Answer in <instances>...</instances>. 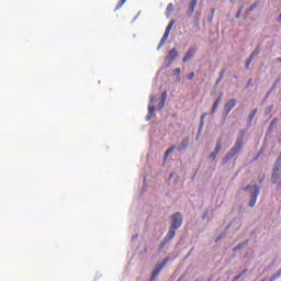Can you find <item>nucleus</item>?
<instances>
[{
    "label": "nucleus",
    "instance_id": "nucleus-1",
    "mask_svg": "<svg viewBox=\"0 0 281 281\" xmlns=\"http://www.w3.org/2000/svg\"><path fill=\"white\" fill-rule=\"evenodd\" d=\"M244 139H245V131H240V136L237 137L235 145L231 148V150L226 154L225 156V161H229L243 150V145H244Z\"/></svg>",
    "mask_w": 281,
    "mask_h": 281
},
{
    "label": "nucleus",
    "instance_id": "nucleus-2",
    "mask_svg": "<svg viewBox=\"0 0 281 281\" xmlns=\"http://www.w3.org/2000/svg\"><path fill=\"white\" fill-rule=\"evenodd\" d=\"M183 225V216L181 213L177 212L173 215H171V226L173 229H179Z\"/></svg>",
    "mask_w": 281,
    "mask_h": 281
},
{
    "label": "nucleus",
    "instance_id": "nucleus-3",
    "mask_svg": "<svg viewBox=\"0 0 281 281\" xmlns=\"http://www.w3.org/2000/svg\"><path fill=\"white\" fill-rule=\"evenodd\" d=\"M176 234H177V228H172V227L170 226L168 234L166 235V237H165L164 240L161 241V247H160V249H164V246H165L167 243H170V240H172V238H175Z\"/></svg>",
    "mask_w": 281,
    "mask_h": 281
},
{
    "label": "nucleus",
    "instance_id": "nucleus-4",
    "mask_svg": "<svg viewBox=\"0 0 281 281\" xmlns=\"http://www.w3.org/2000/svg\"><path fill=\"white\" fill-rule=\"evenodd\" d=\"M177 56H179V52H177V48H172L171 50H169L168 56L165 58L166 63H168L167 67H170V65H172Z\"/></svg>",
    "mask_w": 281,
    "mask_h": 281
},
{
    "label": "nucleus",
    "instance_id": "nucleus-5",
    "mask_svg": "<svg viewBox=\"0 0 281 281\" xmlns=\"http://www.w3.org/2000/svg\"><path fill=\"white\" fill-rule=\"evenodd\" d=\"M236 99H229L225 104H224V111H225V116L227 117L229 115V112L236 106Z\"/></svg>",
    "mask_w": 281,
    "mask_h": 281
},
{
    "label": "nucleus",
    "instance_id": "nucleus-6",
    "mask_svg": "<svg viewBox=\"0 0 281 281\" xmlns=\"http://www.w3.org/2000/svg\"><path fill=\"white\" fill-rule=\"evenodd\" d=\"M254 188H255V191L250 195V201H249V206L250 207H254L256 205V201H258V195L260 194V189L256 186Z\"/></svg>",
    "mask_w": 281,
    "mask_h": 281
},
{
    "label": "nucleus",
    "instance_id": "nucleus-7",
    "mask_svg": "<svg viewBox=\"0 0 281 281\" xmlns=\"http://www.w3.org/2000/svg\"><path fill=\"white\" fill-rule=\"evenodd\" d=\"M168 262V259H166L162 263L159 265L158 268H156L153 273H151V280H157V276H159V273H161V269H164L166 267Z\"/></svg>",
    "mask_w": 281,
    "mask_h": 281
},
{
    "label": "nucleus",
    "instance_id": "nucleus-8",
    "mask_svg": "<svg viewBox=\"0 0 281 281\" xmlns=\"http://www.w3.org/2000/svg\"><path fill=\"white\" fill-rule=\"evenodd\" d=\"M194 54H196V48H189L182 61L188 63V60H192V58H194Z\"/></svg>",
    "mask_w": 281,
    "mask_h": 281
},
{
    "label": "nucleus",
    "instance_id": "nucleus-9",
    "mask_svg": "<svg viewBox=\"0 0 281 281\" xmlns=\"http://www.w3.org/2000/svg\"><path fill=\"white\" fill-rule=\"evenodd\" d=\"M155 98L150 99V104L148 105V115L147 120H153V116L155 115Z\"/></svg>",
    "mask_w": 281,
    "mask_h": 281
},
{
    "label": "nucleus",
    "instance_id": "nucleus-10",
    "mask_svg": "<svg viewBox=\"0 0 281 281\" xmlns=\"http://www.w3.org/2000/svg\"><path fill=\"white\" fill-rule=\"evenodd\" d=\"M196 3H199V0H191L187 11L188 16H192V14H194V9L196 8Z\"/></svg>",
    "mask_w": 281,
    "mask_h": 281
},
{
    "label": "nucleus",
    "instance_id": "nucleus-11",
    "mask_svg": "<svg viewBox=\"0 0 281 281\" xmlns=\"http://www.w3.org/2000/svg\"><path fill=\"white\" fill-rule=\"evenodd\" d=\"M170 36V32L169 31H165L158 47H164V45H166V41H168V37Z\"/></svg>",
    "mask_w": 281,
    "mask_h": 281
},
{
    "label": "nucleus",
    "instance_id": "nucleus-12",
    "mask_svg": "<svg viewBox=\"0 0 281 281\" xmlns=\"http://www.w3.org/2000/svg\"><path fill=\"white\" fill-rule=\"evenodd\" d=\"M170 36V32L169 31H165L158 47H164V45H166V41H168V37Z\"/></svg>",
    "mask_w": 281,
    "mask_h": 281
},
{
    "label": "nucleus",
    "instance_id": "nucleus-13",
    "mask_svg": "<svg viewBox=\"0 0 281 281\" xmlns=\"http://www.w3.org/2000/svg\"><path fill=\"white\" fill-rule=\"evenodd\" d=\"M190 144V138H184L180 145L178 146V150L181 151V150H186V148H188V145Z\"/></svg>",
    "mask_w": 281,
    "mask_h": 281
},
{
    "label": "nucleus",
    "instance_id": "nucleus-14",
    "mask_svg": "<svg viewBox=\"0 0 281 281\" xmlns=\"http://www.w3.org/2000/svg\"><path fill=\"white\" fill-rule=\"evenodd\" d=\"M172 12H175V4L169 3V4L167 5V8H166L165 14H166V16H167L168 19H170V15L172 14Z\"/></svg>",
    "mask_w": 281,
    "mask_h": 281
},
{
    "label": "nucleus",
    "instance_id": "nucleus-15",
    "mask_svg": "<svg viewBox=\"0 0 281 281\" xmlns=\"http://www.w3.org/2000/svg\"><path fill=\"white\" fill-rule=\"evenodd\" d=\"M166 98H168V93H167V92H164V93L161 94V101H160V103H159V105H158L159 110L164 109V106H165V104H166Z\"/></svg>",
    "mask_w": 281,
    "mask_h": 281
},
{
    "label": "nucleus",
    "instance_id": "nucleus-16",
    "mask_svg": "<svg viewBox=\"0 0 281 281\" xmlns=\"http://www.w3.org/2000/svg\"><path fill=\"white\" fill-rule=\"evenodd\" d=\"M260 5V0L255 1L249 8H248V12H254V10H256V8H258Z\"/></svg>",
    "mask_w": 281,
    "mask_h": 281
},
{
    "label": "nucleus",
    "instance_id": "nucleus-17",
    "mask_svg": "<svg viewBox=\"0 0 281 281\" xmlns=\"http://www.w3.org/2000/svg\"><path fill=\"white\" fill-rule=\"evenodd\" d=\"M223 148L221 139L217 140L214 153H217V155L221 153V149Z\"/></svg>",
    "mask_w": 281,
    "mask_h": 281
},
{
    "label": "nucleus",
    "instance_id": "nucleus-18",
    "mask_svg": "<svg viewBox=\"0 0 281 281\" xmlns=\"http://www.w3.org/2000/svg\"><path fill=\"white\" fill-rule=\"evenodd\" d=\"M175 146L168 148L166 151H165V161L166 159H168V155H170L171 153H175Z\"/></svg>",
    "mask_w": 281,
    "mask_h": 281
},
{
    "label": "nucleus",
    "instance_id": "nucleus-19",
    "mask_svg": "<svg viewBox=\"0 0 281 281\" xmlns=\"http://www.w3.org/2000/svg\"><path fill=\"white\" fill-rule=\"evenodd\" d=\"M220 103L214 102L211 109V115H214L216 113V109H218Z\"/></svg>",
    "mask_w": 281,
    "mask_h": 281
},
{
    "label": "nucleus",
    "instance_id": "nucleus-20",
    "mask_svg": "<svg viewBox=\"0 0 281 281\" xmlns=\"http://www.w3.org/2000/svg\"><path fill=\"white\" fill-rule=\"evenodd\" d=\"M125 3H126V0H120L115 7V10H120L122 5H124Z\"/></svg>",
    "mask_w": 281,
    "mask_h": 281
},
{
    "label": "nucleus",
    "instance_id": "nucleus-21",
    "mask_svg": "<svg viewBox=\"0 0 281 281\" xmlns=\"http://www.w3.org/2000/svg\"><path fill=\"white\" fill-rule=\"evenodd\" d=\"M256 113H258V109H255L250 114H249V121L252 122L254 117H256Z\"/></svg>",
    "mask_w": 281,
    "mask_h": 281
},
{
    "label": "nucleus",
    "instance_id": "nucleus-22",
    "mask_svg": "<svg viewBox=\"0 0 281 281\" xmlns=\"http://www.w3.org/2000/svg\"><path fill=\"white\" fill-rule=\"evenodd\" d=\"M172 25H175V20H171L166 27V32H170L172 30Z\"/></svg>",
    "mask_w": 281,
    "mask_h": 281
},
{
    "label": "nucleus",
    "instance_id": "nucleus-23",
    "mask_svg": "<svg viewBox=\"0 0 281 281\" xmlns=\"http://www.w3.org/2000/svg\"><path fill=\"white\" fill-rule=\"evenodd\" d=\"M258 54H260V48L257 47V48H255V50L251 53L250 56H251L252 59H254V58H256V56H258Z\"/></svg>",
    "mask_w": 281,
    "mask_h": 281
},
{
    "label": "nucleus",
    "instance_id": "nucleus-24",
    "mask_svg": "<svg viewBox=\"0 0 281 281\" xmlns=\"http://www.w3.org/2000/svg\"><path fill=\"white\" fill-rule=\"evenodd\" d=\"M252 60H254V57L249 56L248 59L246 60V69H249V65H251Z\"/></svg>",
    "mask_w": 281,
    "mask_h": 281
},
{
    "label": "nucleus",
    "instance_id": "nucleus-25",
    "mask_svg": "<svg viewBox=\"0 0 281 281\" xmlns=\"http://www.w3.org/2000/svg\"><path fill=\"white\" fill-rule=\"evenodd\" d=\"M218 156V154L216 151H213L209 158L211 159V161H214L216 159V157Z\"/></svg>",
    "mask_w": 281,
    "mask_h": 281
},
{
    "label": "nucleus",
    "instance_id": "nucleus-26",
    "mask_svg": "<svg viewBox=\"0 0 281 281\" xmlns=\"http://www.w3.org/2000/svg\"><path fill=\"white\" fill-rule=\"evenodd\" d=\"M245 273H247V269L243 270V272L240 274L236 276L234 278V280H240V278H243V276H245Z\"/></svg>",
    "mask_w": 281,
    "mask_h": 281
},
{
    "label": "nucleus",
    "instance_id": "nucleus-27",
    "mask_svg": "<svg viewBox=\"0 0 281 281\" xmlns=\"http://www.w3.org/2000/svg\"><path fill=\"white\" fill-rule=\"evenodd\" d=\"M224 76H225V72H220V77H218V79H217V81H216V85H220L221 83V81L223 80V78H224Z\"/></svg>",
    "mask_w": 281,
    "mask_h": 281
},
{
    "label": "nucleus",
    "instance_id": "nucleus-28",
    "mask_svg": "<svg viewBox=\"0 0 281 281\" xmlns=\"http://www.w3.org/2000/svg\"><path fill=\"white\" fill-rule=\"evenodd\" d=\"M222 100H223V92L220 93V95L217 97L215 103L221 104Z\"/></svg>",
    "mask_w": 281,
    "mask_h": 281
},
{
    "label": "nucleus",
    "instance_id": "nucleus-29",
    "mask_svg": "<svg viewBox=\"0 0 281 281\" xmlns=\"http://www.w3.org/2000/svg\"><path fill=\"white\" fill-rule=\"evenodd\" d=\"M205 115H207V114H202V116H201L200 128H203V126H204L203 120H205Z\"/></svg>",
    "mask_w": 281,
    "mask_h": 281
},
{
    "label": "nucleus",
    "instance_id": "nucleus-30",
    "mask_svg": "<svg viewBox=\"0 0 281 281\" xmlns=\"http://www.w3.org/2000/svg\"><path fill=\"white\" fill-rule=\"evenodd\" d=\"M173 74H175V76L180 77V76H181V69H180V68H176V69L173 70Z\"/></svg>",
    "mask_w": 281,
    "mask_h": 281
},
{
    "label": "nucleus",
    "instance_id": "nucleus-31",
    "mask_svg": "<svg viewBox=\"0 0 281 281\" xmlns=\"http://www.w3.org/2000/svg\"><path fill=\"white\" fill-rule=\"evenodd\" d=\"M241 12H243V9H239L238 12L235 15V19H240Z\"/></svg>",
    "mask_w": 281,
    "mask_h": 281
},
{
    "label": "nucleus",
    "instance_id": "nucleus-32",
    "mask_svg": "<svg viewBox=\"0 0 281 281\" xmlns=\"http://www.w3.org/2000/svg\"><path fill=\"white\" fill-rule=\"evenodd\" d=\"M187 78H188L189 80H193V79H194V72H190V74L187 76Z\"/></svg>",
    "mask_w": 281,
    "mask_h": 281
},
{
    "label": "nucleus",
    "instance_id": "nucleus-33",
    "mask_svg": "<svg viewBox=\"0 0 281 281\" xmlns=\"http://www.w3.org/2000/svg\"><path fill=\"white\" fill-rule=\"evenodd\" d=\"M250 188V186H247L246 188H244V191L247 192Z\"/></svg>",
    "mask_w": 281,
    "mask_h": 281
},
{
    "label": "nucleus",
    "instance_id": "nucleus-34",
    "mask_svg": "<svg viewBox=\"0 0 281 281\" xmlns=\"http://www.w3.org/2000/svg\"><path fill=\"white\" fill-rule=\"evenodd\" d=\"M218 240H221V237H218V238L215 240V243H218Z\"/></svg>",
    "mask_w": 281,
    "mask_h": 281
},
{
    "label": "nucleus",
    "instance_id": "nucleus-35",
    "mask_svg": "<svg viewBox=\"0 0 281 281\" xmlns=\"http://www.w3.org/2000/svg\"><path fill=\"white\" fill-rule=\"evenodd\" d=\"M172 176H173V175L171 173V175L169 176V179H172Z\"/></svg>",
    "mask_w": 281,
    "mask_h": 281
},
{
    "label": "nucleus",
    "instance_id": "nucleus-36",
    "mask_svg": "<svg viewBox=\"0 0 281 281\" xmlns=\"http://www.w3.org/2000/svg\"><path fill=\"white\" fill-rule=\"evenodd\" d=\"M155 280H157V279H153V278L150 279V281H155Z\"/></svg>",
    "mask_w": 281,
    "mask_h": 281
}]
</instances>
